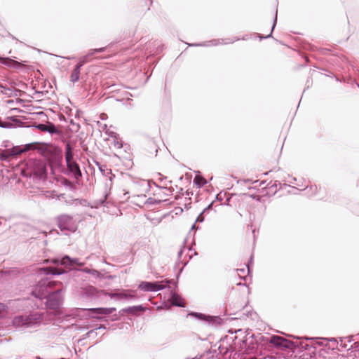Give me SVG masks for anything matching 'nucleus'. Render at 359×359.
<instances>
[{
    "mask_svg": "<svg viewBox=\"0 0 359 359\" xmlns=\"http://www.w3.org/2000/svg\"><path fill=\"white\" fill-rule=\"evenodd\" d=\"M29 149H39L41 151L42 155L47 159L52 169L57 168L61 165L62 159V150L53 144L45 143L34 142L28 144L23 150L20 153L26 151Z\"/></svg>",
    "mask_w": 359,
    "mask_h": 359,
    "instance_id": "obj_1",
    "label": "nucleus"
},
{
    "mask_svg": "<svg viewBox=\"0 0 359 359\" xmlns=\"http://www.w3.org/2000/svg\"><path fill=\"white\" fill-rule=\"evenodd\" d=\"M65 161L67 169L72 172L74 177L78 180L82 175L79 164L74 159L72 148L69 143L66 144Z\"/></svg>",
    "mask_w": 359,
    "mask_h": 359,
    "instance_id": "obj_2",
    "label": "nucleus"
},
{
    "mask_svg": "<svg viewBox=\"0 0 359 359\" xmlns=\"http://www.w3.org/2000/svg\"><path fill=\"white\" fill-rule=\"evenodd\" d=\"M27 171L30 175L40 179L46 178L47 175L46 163L41 160L29 161L27 164Z\"/></svg>",
    "mask_w": 359,
    "mask_h": 359,
    "instance_id": "obj_3",
    "label": "nucleus"
},
{
    "mask_svg": "<svg viewBox=\"0 0 359 359\" xmlns=\"http://www.w3.org/2000/svg\"><path fill=\"white\" fill-rule=\"evenodd\" d=\"M60 289H57L55 292L47 295L46 306L50 309L55 310L59 308L61 303V297L59 292Z\"/></svg>",
    "mask_w": 359,
    "mask_h": 359,
    "instance_id": "obj_4",
    "label": "nucleus"
},
{
    "mask_svg": "<svg viewBox=\"0 0 359 359\" xmlns=\"http://www.w3.org/2000/svg\"><path fill=\"white\" fill-rule=\"evenodd\" d=\"M44 283V280L39 282V283L36 285L34 290L32 292L33 295L39 299H42L47 297L48 294L50 292V290L48 287H41V285Z\"/></svg>",
    "mask_w": 359,
    "mask_h": 359,
    "instance_id": "obj_5",
    "label": "nucleus"
},
{
    "mask_svg": "<svg viewBox=\"0 0 359 359\" xmlns=\"http://www.w3.org/2000/svg\"><path fill=\"white\" fill-rule=\"evenodd\" d=\"M139 288L144 291H157L164 288V286L158 283L142 282Z\"/></svg>",
    "mask_w": 359,
    "mask_h": 359,
    "instance_id": "obj_6",
    "label": "nucleus"
},
{
    "mask_svg": "<svg viewBox=\"0 0 359 359\" xmlns=\"http://www.w3.org/2000/svg\"><path fill=\"white\" fill-rule=\"evenodd\" d=\"M269 341L276 347H289V341L286 339L280 336L273 335L270 338Z\"/></svg>",
    "mask_w": 359,
    "mask_h": 359,
    "instance_id": "obj_7",
    "label": "nucleus"
},
{
    "mask_svg": "<svg viewBox=\"0 0 359 359\" xmlns=\"http://www.w3.org/2000/svg\"><path fill=\"white\" fill-rule=\"evenodd\" d=\"M168 192H170L169 189L165 187L158 188V190L154 194L155 201L157 202L166 201L168 200Z\"/></svg>",
    "mask_w": 359,
    "mask_h": 359,
    "instance_id": "obj_8",
    "label": "nucleus"
},
{
    "mask_svg": "<svg viewBox=\"0 0 359 359\" xmlns=\"http://www.w3.org/2000/svg\"><path fill=\"white\" fill-rule=\"evenodd\" d=\"M36 128L43 132H48L51 134L58 133V130L55 128V126L50 123L48 124H39L36 126Z\"/></svg>",
    "mask_w": 359,
    "mask_h": 359,
    "instance_id": "obj_9",
    "label": "nucleus"
},
{
    "mask_svg": "<svg viewBox=\"0 0 359 359\" xmlns=\"http://www.w3.org/2000/svg\"><path fill=\"white\" fill-rule=\"evenodd\" d=\"M90 311L100 315H108L111 314L115 309L114 308H96L89 309Z\"/></svg>",
    "mask_w": 359,
    "mask_h": 359,
    "instance_id": "obj_10",
    "label": "nucleus"
},
{
    "mask_svg": "<svg viewBox=\"0 0 359 359\" xmlns=\"http://www.w3.org/2000/svg\"><path fill=\"white\" fill-rule=\"evenodd\" d=\"M82 63L78 64L74 69L72 71L70 76V80L73 83L77 81L79 79L80 75V67L82 66Z\"/></svg>",
    "mask_w": 359,
    "mask_h": 359,
    "instance_id": "obj_11",
    "label": "nucleus"
},
{
    "mask_svg": "<svg viewBox=\"0 0 359 359\" xmlns=\"http://www.w3.org/2000/svg\"><path fill=\"white\" fill-rule=\"evenodd\" d=\"M0 61L2 64H4L5 65L9 67H19L21 66V64L20 62L9 58H0Z\"/></svg>",
    "mask_w": 359,
    "mask_h": 359,
    "instance_id": "obj_12",
    "label": "nucleus"
},
{
    "mask_svg": "<svg viewBox=\"0 0 359 359\" xmlns=\"http://www.w3.org/2000/svg\"><path fill=\"white\" fill-rule=\"evenodd\" d=\"M106 49L105 47H102V48H95V49H91L89 50V52L86 54V55L84 56V61L83 62H88L89 61L90 58L93 55H95V53H102L103 51H104Z\"/></svg>",
    "mask_w": 359,
    "mask_h": 359,
    "instance_id": "obj_13",
    "label": "nucleus"
},
{
    "mask_svg": "<svg viewBox=\"0 0 359 359\" xmlns=\"http://www.w3.org/2000/svg\"><path fill=\"white\" fill-rule=\"evenodd\" d=\"M29 323V319L23 316H17L13 320V324L18 327L27 325Z\"/></svg>",
    "mask_w": 359,
    "mask_h": 359,
    "instance_id": "obj_14",
    "label": "nucleus"
},
{
    "mask_svg": "<svg viewBox=\"0 0 359 359\" xmlns=\"http://www.w3.org/2000/svg\"><path fill=\"white\" fill-rule=\"evenodd\" d=\"M238 285H239L240 287H241L242 288V292H243V306H245L247 303H248V301H247V295L248 294V287L245 286V284H242L241 283H239L238 284Z\"/></svg>",
    "mask_w": 359,
    "mask_h": 359,
    "instance_id": "obj_15",
    "label": "nucleus"
},
{
    "mask_svg": "<svg viewBox=\"0 0 359 359\" xmlns=\"http://www.w3.org/2000/svg\"><path fill=\"white\" fill-rule=\"evenodd\" d=\"M59 285H61L60 282L45 280V283L41 285V287H48L49 289V290L50 291L51 290H53V288H55V287H57Z\"/></svg>",
    "mask_w": 359,
    "mask_h": 359,
    "instance_id": "obj_16",
    "label": "nucleus"
},
{
    "mask_svg": "<svg viewBox=\"0 0 359 359\" xmlns=\"http://www.w3.org/2000/svg\"><path fill=\"white\" fill-rule=\"evenodd\" d=\"M172 303L175 306H184V300L181 297L175 294L172 297Z\"/></svg>",
    "mask_w": 359,
    "mask_h": 359,
    "instance_id": "obj_17",
    "label": "nucleus"
},
{
    "mask_svg": "<svg viewBox=\"0 0 359 359\" xmlns=\"http://www.w3.org/2000/svg\"><path fill=\"white\" fill-rule=\"evenodd\" d=\"M194 182L198 187H203L206 184V180L201 175H196L194 177Z\"/></svg>",
    "mask_w": 359,
    "mask_h": 359,
    "instance_id": "obj_18",
    "label": "nucleus"
},
{
    "mask_svg": "<svg viewBox=\"0 0 359 359\" xmlns=\"http://www.w3.org/2000/svg\"><path fill=\"white\" fill-rule=\"evenodd\" d=\"M249 273V268L247 266L246 268L237 269V275L241 278H245Z\"/></svg>",
    "mask_w": 359,
    "mask_h": 359,
    "instance_id": "obj_19",
    "label": "nucleus"
},
{
    "mask_svg": "<svg viewBox=\"0 0 359 359\" xmlns=\"http://www.w3.org/2000/svg\"><path fill=\"white\" fill-rule=\"evenodd\" d=\"M328 359H347V358L344 355L339 354L337 352H333Z\"/></svg>",
    "mask_w": 359,
    "mask_h": 359,
    "instance_id": "obj_20",
    "label": "nucleus"
},
{
    "mask_svg": "<svg viewBox=\"0 0 359 359\" xmlns=\"http://www.w3.org/2000/svg\"><path fill=\"white\" fill-rule=\"evenodd\" d=\"M129 310L132 313H137L138 311H144L145 310V308L142 307V306H137L130 307L129 308Z\"/></svg>",
    "mask_w": 359,
    "mask_h": 359,
    "instance_id": "obj_21",
    "label": "nucleus"
},
{
    "mask_svg": "<svg viewBox=\"0 0 359 359\" xmlns=\"http://www.w3.org/2000/svg\"><path fill=\"white\" fill-rule=\"evenodd\" d=\"M60 263L62 265H67L71 264V260L69 257L66 256L62 259Z\"/></svg>",
    "mask_w": 359,
    "mask_h": 359,
    "instance_id": "obj_22",
    "label": "nucleus"
},
{
    "mask_svg": "<svg viewBox=\"0 0 359 359\" xmlns=\"http://www.w3.org/2000/svg\"><path fill=\"white\" fill-rule=\"evenodd\" d=\"M204 221L203 213L200 214L196 219L195 222H203Z\"/></svg>",
    "mask_w": 359,
    "mask_h": 359,
    "instance_id": "obj_23",
    "label": "nucleus"
},
{
    "mask_svg": "<svg viewBox=\"0 0 359 359\" xmlns=\"http://www.w3.org/2000/svg\"><path fill=\"white\" fill-rule=\"evenodd\" d=\"M62 183L64 185H66V186L72 185V182L67 179H64Z\"/></svg>",
    "mask_w": 359,
    "mask_h": 359,
    "instance_id": "obj_24",
    "label": "nucleus"
},
{
    "mask_svg": "<svg viewBox=\"0 0 359 359\" xmlns=\"http://www.w3.org/2000/svg\"><path fill=\"white\" fill-rule=\"evenodd\" d=\"M50 272L53 274H60L62 273V271L56 269H50Z\"/></svg>",
    "mask_w": 359,
    "mask_h": 359,
    "instance_id": "obj_25",
    "label": "nucleus"
},
{
    "mask_svg": "<svg viewBox=\"0 0 359 359\" xmlns=\"http://www.w3.org/2000/svg\"><path fill=\"white\" fill-rule=\"evenodd\" d=\"M8 156L5 154L4 153H0V159H6Z\"/></svg>",
    "mask_w": 359,
    "mask_h": 359,
    "instance_id": "obj_26",
    "label": "nucleus"
},
{
    "mask_svg": "<svg viewBox=\"0 0 359 359\" xmlns=\"http://www.w3.org/2000/svg\"><path fill=\"white\" fill-rule=\"evenodd\" d=\"M194 316L198 318L203 319V315L201 313H195Z\"/></svg>",
    "mask_w": 359,
    "mask_h": 359,
    "instance_id": "obj_27",
    "label": "nucleus"
},
{
    "mask_svg": "<svg viewBox=\"0 0 359 359\" xmlns=\"http://www.w3.org/2000/svg\"><path fill=\"white\" fill-rule=\"evenodd\" d=\"M70 219L69 217H67V219L65 220L66 222H69V220Z\"/></svg>",
    "mask_w": 359,
    "mask_h": 359,
    "instance_id": "obj_28",
    "label": "nucleus"
},
{
    "mask_svg": "<svg viewBox=\"0 0 359 359\" xmlns=\"http://www.w3.org/2000/svg\"><path fill=\"white\" fill-rule=\"evenodd\" d=\"M195 226H196L195 225H193L192 226V229H195Z\"/></svg>",
    "mask_w": 359,
    "mask_h": 359,
    "instance_id": "obj_29",
    "label": "nucleus"
}]
</instances>
